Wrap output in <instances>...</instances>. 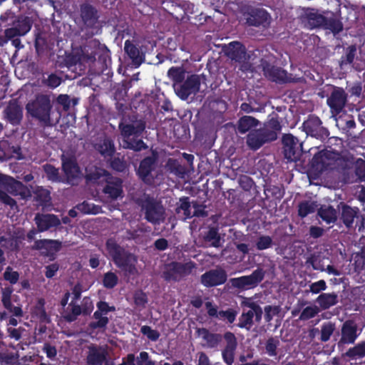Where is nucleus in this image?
Listing matches in <instances>:
<instances>
[{
	"instance_id": "obj_1",
	"label": "nucleus",
	"mask_w": 365,
	"mask_h": 365,
	"mask_svg": "<svg viewBox=\"0 0 365 365\" xmlns=\"http://www.w3.org/2000/svg\"><path fill=\"white\" fill-rule=\"evenodd\" d=\"M7 193L20 195L22 198L29 195V191L21 182L9 176L0 174V202L13 208L16 207V202Z\"/></svg>"
},
{
	"instance_id": "obj_2",
	"label": "nucleus",
	"mask_w": 365,
	"mask_h": 365,
	"mask_svg": "<svg viewBox=\"0 0 365 365\" xmlns=\"http://www.w3.org/2000/svg\"><path fill=\"white\" fill-rule=\"evenodd\" d=\"M119 128L121 130L123 137V147L130 148L134 150H140L145 148L144 143L141 140H135L145 128L144 123L141 120L133 122H123Z\"/></svg>"
},
{
	"instance_id": "obj_3",
	"label": "nucleus",
	"mask_w": 365,
	"mask_h": 365,
	"mask_svg": "<svg viewBox=\"0 0 365 365\" xmlns=\"http://www.w3.org/2000/svg\"><path fill=\"white\" fill-rule=\"evenodd\" d=\"M51 101L46 96H38L26 105L27 112L46 125L50 123Z\"/></svg>"
},
{
	"instance_id": "obj_4",
	"label": "nucleus",
	"mask_w": 365,
	"mask_h": 365,
	"mask_svg": "<svg viewBox=\"0 0 365 365\" xmlns=\"http://www.w3.org/2000/svg\"><path fill=\"white\" fill-rule=\"evenodd\" d=\"M91 178L97 180L98 182H106L108 184L104 188V192L111 199H118L122 197V185L119 179H113L108 173L102 169L96 171L91 175Z\"/></svg>"
},
{
	"instance_id": "obj_5",
	"label": "nucleus",
	"mask_w": 365,
	"mask_h": 365,
	"mask_svg": "<svg viewBox=\"0 0 365 365\" xmlns=\"http://www.w3.org/2000/svg\"><path fill=\"white\" fill-rule=\"evenodd\" d=\"M195 268V264L188 262L185 264L173 262L165 265L163 275L168 280H178L190 274Z\"/></svg>"
},
{
	"instance_id": "obj_6",
	"label": "nucleus",
	"mask_w": 365,
	"mask_h": 365,
	"mask_svg": "<svg viewBox=\"0 0 365 365\" xmlns=\"http://www.w3.org/2000/svg\"><path fill=\"white\" fill-rule=\"evenodd\" d=\"M200 78L197 75H192L181 85L173 84L177 96L186 100L190 95H195L200 89Z\"/></svg>"
},
{
	"instance_id": "obj_7",
	"label": "nucleus",
	"mask_w": 365,
	"mask_h": 365,
	"mask_svg": "<svg viewBox=\"0 0 365 365\" xmlns=\"http://www.w3.org/2000/svg\"><path fill=\"white\" fill-rule=\"evenodd\" d=\"M264 272L262 269H257L248 276H243L230 279L232 287L248 289L256 287L264 278Z\"/></svg>"
},
{
	"instance_id": "obj_8",
	"label": "nucleus",
	"mask_w": 365,
	"mask_h": 365,
	"mask_svg": "<svg viewBox=\"0 0 365 365\" xmlns=\"http://www.w3.org/2000/svg\"><path fill=\"white\" fill-rule=\"evenodd\" d=\"M285 158L291 161L297 160L302 151V144L292 135H284L282 139Z\"/></svg>"
},
{
	"instance_id": "obj_9",
	"label": "nucleus",
	"mask_w": 365,
	"mask_h": 365,
	"mask_svg": "<svg viewBox=\"0 0 365 365\" xmlns=\"http://www.w3.org/2000/svg\"><path fill=\"white\" fill-rule=\"evenodd\" d=\"M276 140L274 132H265L262 129L250 133L247 136V145L252 150H257L263 144Z\"/></svg>"
},
{
	"instance_id": "obj_10",
	"label": "nucleus",
	"mask_w": 365,
	"mask_h": 365,
	"mask_svg": "<svg viewBox=\"0 0 365 365\" xmlns=\"http://www.w3.org/2000/svg\"><path fill=\"white\" fill-rule=\"evenodd\" d=\"M336 159V153L330 150L321 151L313 158L312 167L316 172L321 173L332 166Z\"/></svg>"
},
{
	"instance_id": "obj_11",
	"label": "nucleus",
	"mask_w": 365,
	"mask_h": 365,
	"mask_svg": "<svg viewBox=\"0 0 365 365\" xmlns=\"http://www.w3.org/2000/svg\"><path fill=\"white\" fill-rule=\"evenodd\" d=\"M155 157H148L145 158L140 163L138 174L143 181L147 183H152L153 180L158 175L155 170Z\"/></svg>"
},
{
	"instance_id": "obj_12",
	"label": "nucleus",
	"mask_w": 365,
	"mask_h": 365,
	"mask_svg": "<svg viewBox=\"0 0 365 365\" xmlns=\"http://www.w3.org/2000/svg\"><path fill=\"white\" fill-rule=\"evenodd\" d=\"M145 218L153 224H160L165 220V210L155 202L149 201L144 206Z\"/></svg>"
},
{
	"instance_id": "obj_13",
	"label": "nucleus",
	"mask_w": 365,
	"mask_h": 365,
	"mask_svg": "<svg viewBox=\"0 0 365 365\" xmlns=\"http://www.w3.org/2000/svg\"><path fill=\"white\" fill-rule=\"evenodd\" d=\"M252 308L243 310L240 318L239 327L250 329L254 323L259 322L262 318V311L259 306L252 305Z\"/></svg>"
},
{
	"instance_id": "obj_14",
	"label": "nucleus",
	"mask_w": 365,
	"mask_h": 365,
	"mask_svg": "<svg viewBox=\"0 0 365 365\" xmlns=\"http://www.w3.org/2000/svg\"><path fill=\"white\" fill-rule=\"evenodd\" d=\"M176 212L179 217L182 220H185L194 215L202 216L205 215L204 207L202 205L197 204L190 205L186 199L180 200V204L177 207Z\"/></svg>"
},
{
	"instance_id": "obj_15",
	"label": "nucleus",
	"mask_w": 365,
	"mask_h": 365,
	"mask_svg": "<svg viewBox=\"0 0 365 365\" xmlns=\"http://www.w3.org/2000/svg\"><path fill=\"white\" fill-rule=\"evenodd\" d=\"M346 102V95L341 88H334L327 99V104L333 115H337L344 108Z\"/></svg>"
},
{
	"instance_id": "obj_16",
	"label": "nucleus",
	"mask_w": 365,
	"mask_h": 365,
	"mask_svg": "<svg viewBox=\"0 0 365 365\" xmlns=\"http://www.w3.org/2000/svg\"><path fill=\"white\" fill-rule=\"evenodd\" d=\"M303 126L307 134L312 137L318 138L327 135V130L322 126V122L318 117H310L304 123Z\"/></svg>"
},
{
	"instance_id": "obj_17",
	"label": "nucleus",
	"mask_w": 365,
	"mask_h": 365,
	"mask_svg": "<svg viewBox=\"0 0 365 365\" xmlns=\"http://www.w3.org/2000/svg\"><path fill=\"white\" fill-rule=\"evenodd\" d=\"M359 335L357 325L351 320L345 322L341 327V337L339 344H353Z\"/></svg>"
},
{
	"instance_id": "obj_18",
	"label": "nucleus",
	"mask_w": 365,
	"mask_h": 365,
	"mask_svg": "<svg viewBox=\"0 0 365 365\" xmlns=\"http://www.w3.org/2000/svg\"><path fill=\"white\" fill-rule=\"evenodd\" d=\"M136 263V257L131 254L125 252L120 259H116L115 264L120 267L126 275L134 276L138 273L135 266Z\"/></svg>"
},
{
	"instance_id": "obj_19",
	"label": "nucleus",
	"mask_w": 365,
	"mask_h": 365,
	"mask_svg": "<svg viewBox=\"0 0 365 365\" xmlns=\"http://www.w3.org/2000/svg\"><path fill=\"white\" fill-rule=\"evenodd\" d=\"M226 345L222 351V355L224 361L227 365H232L234 361L235 351L237 347V339L235 335L230 332L225 334Z\"/></svg>"
},
{
	"instance_id": "obj_20",
	"label": "nucleus",
	"mask_w": 365,
	"mask_h": 365,
	"mask_svg": "<svg viewBox=\"0 0 365 365\" xmlns=\"http://www.w3.org/2000/svg\"><path fill=\"white\" fill-rule=\"evenodd\" d=\"M227 275L222 269L212 270L202 275L201 282L206 287L221 284L226 281Z\"/></svg>"
},
{
	"instance_id": "obj_21",
	"label": "nucleus",
	"mask_w": 365,
	"mask_h": 365,
	"mask_svg": "<svg viewBox=\"0 0 365 365\" xmlns=\"http://www.w3.org/2000/svg\"><path fill=\"white\" fill-rule=\"evenodd\" d=\"M272 18L269 14L263 9L252 11L247 18V23L251 26L267 27L271 23Z\"/></svg>"
},
{
	"instance_id": "obj_22",
	"label": "nucleus",
	"mask_w": 365,
	"mask_h": 365,
	"mask_svg": "<svg viewBox=\"0 0 365 365\" xmlns=\"http://www.w3.org/2000/svg\"><path fill=\"white\" fill-rule=\"evenodd\" d=\"M34 220L39 232H44L50 228L56 227L61 223L60 220L54 215L38 214Z\"/></svg>"
},
{
	"instance_id": "obj_23",
	"label": "nucleus",
	"mask_w": 365,
	"mask_h": 365,
	"mask_svg": "<svg viewBox=\"0 0 365 365\" xmlns=\"http://www.w3.org/2000/svg\"><path fill=\"white\" fill-rule=\"evenodd\" d=\"M98 310L94 313V319L96 322H93L91 324V327L93 328H103L104 327L108 322V318L104 316L109 311L114 309L113 307H110L107 303L104 302H100L97 304Z\"/></svg>"
},
{
	"instance_id": "obj_24",
	"label": "nucleus",
	"mask_w": 365,
	"mask_h": 365,
	"mask_svg": "<svg viewBox=\"0 0 365 365\" xmlns=\"http://www.w3.org/2000/svg\"><path fill=\"white\" fill-rule=\"evenodd\" d=\"M325 18L313 9H307L302 16V23L308 29H314L324 25Z\"/></svg>"
},
{
	"instance_id": "obj_25",
	"label": "nucleus",
	"mask_w": 365,
	"mask_h": 365,
	"mask_svg": "<svg viewBox=\"0 0 365 365\" xmlns=\"http://www.w3.org/2000/svg\"><path fill=\"white\" fill-rule=\"evenodd\" d=\"M62 168L68 182L78 178L81 175L78 167L73 158H66L64 155L62 158Z\"/></svg>"
},
{
	"instance_id": "obj_26",
	"label": "nucleus",
	"mask_w": 365,
	"mask_h": 365,
	"mask_svg": "<svg viewBox=\"0 0 365 365\" xmlns=\"http://www.w3.org/2000/svg\"><path fill=\"white\" fill-rule=\"evenodd\" d=\"M226 55L236 61H242L246 59L245 47L239 42L233 41L229 43L225 49Z\"/></svg>"
},
{
	"instance_id": "obj_27",
	"label": "nucleus",
	"mask_w": 365,
	"mask_h": 365,
	"mask_svg": "<svg viewBox=\"0 0 365 365\" xmlns=\"http://www.w3.org/2000/svg\"><path fill=\"white\" fill-rule=\"evenodd\" d=\"M34 248L41 250L43 253L48 255L58 251L61 248V242L57 240H41L35 242Z\"/></svg>"
},
{
	"instance_id": "obj_28",
	"label": "nucleus",
	"mask_w": 365,
	"mask_h": 365,
	"mask_svg": "<svg viewBox=\"0 0 365 365\" xmlns=\"http://www.w3.org/2000/svg\"><path fill=\"white\" fill-rule=\"evenodd\" d=\"M108 352L103 347H91L88 356L89 365H101L106 359Z\"/></svg>"
},
{
	"instance_id": "obj_29",
	"label": "nucleus",
	"mask_w": 365,
	"mask_h": 365,
	"mask_svg": "<svg viewBox=\"0 0 365 365\" xmlns=\"http://www.w3.org/2000/svg\"><path fill=\"white\" fill-rule=\"evenodd\" d=\"M197 336L205 341V345L208 347L216 346L221 341L220 334L210 333L205 329H197Z\"/></svg>"
},
{
	"instance_id": "obj_30",
	"label": "nucleus",
	"mask_w": 365,
	"mask_h": 365,
	"mask_svg": "<svg viewBox=\"0 0 365 365\" xmlns=\"http://www.w3.org/2000/svg\"><path fill=\"white\" fill-rule=\"evenodd\" d=\"M9 120L13 123H18L22 118V110L16 101H11L5 110Z\"/></svg>"
},
{
	"instance_id": "obj_31",
	"label": "nucleus",
	"mask_w": 365,
	"mask_h": 365,
	"mask_svg": "<svg viewBox=\"0 0 365 365\" xmlns=\"http://www.w3.org/2000/svg\"><path fill=\"white\" fill-rule=\"evenodd\" d=\"M259 121L255 118L245 115L239 119L237 123V130L239 133L244 134L258 125Z\"/></svg>"
},
{
	"instance_id": "obj_32",
	"label": "nucleus",
	"mask_w": 365,
	"mask_h": 365,
	"mask_svg": "<svg viewBox=\"0 0 365 365\" xmlns=\"http://www.w3.org/2000/svg\"><path fill=\"white\" fill-rule=\"evenodd\" d=\"M318 214L328 224L334 222L337 219L336 210L330 205H322L319 208Z\"/></svg>"
},
{
	"instance_id": "obj_33",
	"label": "nucleus",
	"mask_w": 365,
	"mask_h": 365,
	"mask_svg": "<svg viewBox=\"0 0 365 365\" xmlns=\"http://www.w3.org/2000/svg\"><path fill=\"white\" fill-rule=\"evenodd\" d=\"M359 212L358 208H352L347 205H342L341 218L343 222L346 227L351 226L354 219L356 217Z\"/></svg>"
},
{
	"instance_id": "obj_34",
	"label": "nucleus",
	"mask_w": 365,
	"mask_h": 365,
	"mask_svg": "<svg viewBox=\"0 0 365 365\" xmlns=\"http://www.w3.org/2000/svg\"><path fill=\"white\" fill-rule=\"evenodd\" d=\"M337 297L334 294H322L317 298V302L322 309H326L337 302Z\"/></svg>"
},
{
	"instance_id": "obj_35",
	"label": "nucleus",
	"mask_w": 365,
	"mask_h": 365,
	"mask_svg": "<svg viewBox=\"0 0 365 365\" xmlns=\"http://www.w3.org/2000/svg\"><path fill=\"white\" fill-rule=\"evenodd\" d=\"M107 250L113 257L115 263L116 259H120L122 256L125 253V250L119 247L113 240H108L106 243Z\"/></svg>"
},
{
	"instance_id": "obj_36",
	"label": "nucleus",
	"mask_w": 365,
	"mask_h": 365,
	"mask_svg": "<svg viewBox=\"0 0 365 365\" xmlns=\"http://www.w3.org/2000/svg\"><path fill=\"white\" fill-rule=\"evenodd\" d=\"M107 250L113 257L115 263L116 259H120L122 256L125 253V250L119 247L113 240H108L106 243Z\"/></svg>"
},
{
	"instance_id": "obj_37",
	"label": "nucleus",
	"mask_w": 365,
	"mask_h": 365,
	"mask_svg": "<svg viewBox=\"0 0 365 365\" xmlns=\"http://www.w3.org/2000/svg\"><path fill=\"white\" fill-rule=\"evenodd\" d=\"M96 148L105 156H110L114 152L113 143L107 138L100 140V142L96 145Z\"/></svg>"
},
{
	"instance_id": "obj_38",
	"label": "nucleus",
	"mask_w": 365,
	"mask_h": 365,
	"mask_svg": "<svg viewBox=\"0 0 365 365\" xmlns=\"http://www.w3.org/2000/svg\"><path fill=\"white\" fill-rule=\"evenodd\" d=\"M76 208L84 214L96 215L101 212L99 206L95 205L89 202H83V203L78 205Z\"/></svg>"
},
{
	"instance_id": "obj_39",
	"label": "nucleus",
	"mask_w": 365,
	"mask_h": 365,
	"mask_svg": "<svg viewBox=\"0 0 365 365\" xmlns=\"http://www.w3.org/2000/svg\"><path fill=\"white\" fill-rule=\"evenodd\" d=\"M168 76L174 81V84L181 82L185 78V71L181 67H172L168 71Z\"/></svg>"
},
{
	"instance_id": "obj_40",
	"label": "nucleus",
	"mask_w": 365,
	"mask_h": 365,
	"mask_svg": "<svg viewBox=\"0 0 365 365\" xmlns=\"http://www.w3.org/2000/svg\"><path fill=\"white\" fill-rule=\"evenodd\" d=\"M265 73L274 81L284 82L287 81V73L280 68H272L269 71H265Z\"/></svg>"
},
{
	"instance_id": "obj_41",
	"label": "nucleus",
	"mask_w": 365,
	"mask_h": 365,
	"mask_svg": "<svg viewBox=\"0 0 365 365\" xmlns=\"http://www.w3.org/2000/svg\"><path fill=\"white\" fill-rule=\"evenodd\" d=\"M346 356L355 358V359H359L365 356V342H362L360 344H358L353 348H351L349 349V351L346 352Z\"/></svg>"
},
{
	"instance_id": "obj_42",
	"label": "nucleus",
	"mask_w": 365,
	"mask_h": 365,
	"mask_svg": "<svg viewBox=\"0 0 365 365\" xmlns=\"http://www.w3.org/2000/svg\"><path fill=\"white\" fill-rule=\"evenodd\" d=\"M125 51L128 55L135 61L136 63H139L141 61L140 52L138 49L128 41H126L124 46Z\"/></svg>"
},
{
	"instance_id": "obj_43",
	"label": "nucleus",
	"mask_w": 365,
	"mask_h": 365,
	"mask_svg": "<svg viewBox=\"0 0 365 365\" xmlns=\"http://www.w3.org/2000/svg\"><path fill=\"white\" fill-rule=\"evenodd\" d=\"M317 208V205L314 202H304L299 206V215L302 217H306L309 213H312Z\"/></svg>"
},
{
	"instance_id": "obj_44",
	"label": "nucleus",
	"mask_w": 365,
	"mask_h": 365,
	"mask_svg": "<svg viewBox=\"0 0 365 365\" xmlns=\"http://www.w3.org/2000/svg\"><path fill=\"white\" fill-rule=\"evenodd\" d=\"M335 329V324L329 322L324 323L321 329V339L323 341H327L329 339Z\"/></svg>"
},
{
	"instance_id": "obj_45",
	"label": "nucleus",
	"mask_w": 365,
	"mask_h": 365,
	"mask_svg": "<svg viewBox=\"0 0 365 365\" xmlns=\"http://www.w3.org/2000/svg\"><path fill=\"white\" fill-rule=\"evenodd\" d=\"M319 312V309L316 305L307 307L302 312L299 319L301 320H307L316 316Z\"/></svg>"
},
{
	"instance_id": "obj_46",
	"label": "nucleus",
	"mask_w": 365,
	"mask_h": 365,
	"mask_svg": "<svg viewBox=\"0 0 365 365\" xmlns=\"http://www.w3.org/2000/svg\"><path fill=\"white\" fill-rule=\"evenodd\" d=\"M30 28L31 27L29 24H24L22 29L16 28L6 29L5 31V35L8 38H11L17 36L24 35L30 30Z\"/></svg>"
},
{
	"instance_id": "obj_47",
	"label": "nucleus",
	"mask_w": 365,
	"mask_h": 365,
	"mask_svg": "<svg viewBox=\"0 0 365 365\" xmlns=\"http://www.w3.org/2000/svg\"><path fill=\"white\" fill-rule=\"evenodd\" d=\"M118 278L113 272H108L105 274L103 283L106 288H113L117 284Z\"/></svg>"
},
{
	"instance_id": "obj_48",
	"label": "nucleus",
	"mask_w": 365,
	"mask_h": 365,
	"mask_svg": "<svg viewBox=\"0 0 365 365\" xmlns=\"http://www.w3.org/2000/svg\"><path fill=\"white\" fill-rule=\"evenodd\" d=\"M44 170L47 178L52 181H61V178L58 175V171L53 166L51 165H46L44 166Z\"/></svg>"
},
{
	"instance_id": "obj_49",
	"label": "nucleus",
	"mask_w": 365,
	"mask_h": 365,
	"mask_svg": "<svg viewBox=\"0 0 365 365\" xmlns=\"http://www.w3.org/2000/svg\"><path fill=\"white\" fill-rule=\"evenodd\" d=\"M280 129H281V126H280L279 122L277 120L272 118L265 124L264 128L262 130H263V131H265V132H273L274 131L276 135V138H277V133L280 130Z\"/></svg>"
},
{
	"instance_id": "obj_50",
	"label": "nucleus",
	"mask_w": 365,
	"mask_h": 365,
	"mask_svg": "<svg viewBox=\"0 0 365 365\" xmlns=\"http://www.w3.org/2000/svg\"><path fill=\"white\" fill-rule=\"evenodd\" d=\"M279 340L270 338L267 340L265 346L266 351L269 356H275L276 349L279 345Z\"/></svg>"
},
{
	"instance_id": "obj_51",
	"label": "nucleus",
	"mask_w": 365,
	"mask_h": 365,
	"mask_svg": "<svg viewBox=\"0 0 365 365\" xmlns=\"http://www.w3.org/2000/svg\"><path fill=\"white\" fill-rule=\"evenodd\" d=\"M12 292V289L9 287L4 289L2 291L1 301L6 309H11V297Z\"/></svg>"
},
{
	"instance_id": "obj_52",
	"label": "nucleus",
	"mask_w": 365,
	"mask_h": 365,
	"mask_svg": "<svg viewBox=\"0 0 365 365\" xmlns=\"http://www.w3.org/2000/svg\"><path fill=\"white\" fill-rule=\"evenodd\" d=\"M134 302L135 304L140 309L144 308L145 305L148 302V299L145 294L142 292H135L134 295Z\"/></svg>"
},
{
	"instance_id": "obj_53",
	"label": "nucleus",
	"mask_w": 365,
	"mask_h": 365,
	"mask_svg": "<svg viewBox=\"0 0 365 365\" xmlns=\"http://www.w3.org/2000/svg\"><path fill=\"white\" fill-rule=\"evenodd\" d=\"M141 332L152 341H156L160 336V334L157 331L152 329L148 326L142 327Z\"/></svg>"
},
{
	"instance_id": "obj_54",
	"label": "nucleus",
	"mask_w": 365,
	"mask_h": 365,
	"mask_svg": "<svg viewBox=\"0 0 365 365\" xmlns=\"http://www.w3.org/2000/svg\"><path fill=\"white\" fill-rule=\"evenodd\" d=\"M44 300L39 299L38 304L36 307L35 314L39 317L41 321H48L46 313L43 309Z\"/></svg>"
},
{
	"instance_id": "obj_55",
	"label": "nucleus",
	"mask_w": 365,
	"mask_h": 365,
	"mask_svg": "<svg viewBox=\"0 0 365 365\" xmlns=\"http://www.w3.org/2000/svg\"><path fill=\"white\" fill-rule=\"evenodd\" d=\"M4 279L11 284H15L19 279V274L17 272L13 271L11 268L7 267L4 274Z\"/></svg>"
},
{
	"instance_id": "obj_56",
	"label": "nucleus",
	"mask_w": 365,
	"mask_h": 365,
	"mask_svg": "<svg viewBox=\"0 0 365 365\" xmlns=\"http://www.w3.org/2000/svg\"><path fill=\"white\" fill-rule=\"evenodd\" d=\"M138 365H155V362L150 359L146 351H142L137 357Z\"/></svg>"
},
{
	"instance_id": "obj_57",
	"label": "nucleus",
	"mask_w": 365,
	"mask_h": 365,
	"mask_svg": "<svg viewBox=\"0 0 365 365\" xmlns=\"http://www.w3.org/2000/svg\"><path fill=\"white\" fill-rule=\"evenodd\" d=\"M206 238L207 240L211 242V245L214 247L220 246V237L217 235V232L215 230L211 229L209 230Z\"/></svg>"
},
{
	"instance_id": "obj_58",
	"label": "nucleus",
	"mask_w": 365,
	"mask_h": 365,
	"mask_svg": "<svg viewBox=\"0 0 365 365\" xmlns=\"http://www.w3.org/2000/svg\"><path fill=\"white\" fill-rule=\"evenodd\" d=\"M327 288L326 282L324 280H319L310 285V292L317 294L321 291L325 290Z\"/></svg>"
},
{
	"instance_id": "obj_59",
	"label": "nucleus",
	"mask_w": 365,
	"mask_h": 365,
	"mask_svg": "<svg viewBox=\"0 0 365 365\" xmlns=\"http://www.w3.org/2000/svg\"><path fill=\"white\" fill-rule=\"evenodd\" d=\"M272 243V240L268 236H263L259 238L257 242V247L259 250H264L268 248Z\"/></svg>"
},
{
	"instance_id": "obj_60",
	"label": "nucleus",
	"mask_w": 365,
	"mask_h": 365,
	"mask_svg": "<svg viewBox=\"0 0 365 365\" xmlns=\"http://www.w3.org/2000/svg\"><path fill=\"white\" fill-rule=\"evenodd\" d=\"M264 312L265 319L267 322H269L278 313L279 309L277 307L267 306L264 308Z\"/></svg>"
},
{
	"instance_id": "obj_61",
	"label": "nucleus",
	"mask_w": 365,
	"mask_h": 365,
	"mask_svg": "<svg viewBox=\"0 0 365 365\" xmlns=\"http://www.w3.org/2000/svg\"><path fill=\"white\" fill-rule=\"evenodd\" d=\"M236 314L231 310L219 312L218 318L227 319L230 323H232L235 319Z\"/></svg>"
},
{
	"instance_id": "obj_62",
	"label": "nucleus",
	"mask_w": 365,
	"mask_h": 365,
	"mask_svg": "<svg viewBox=\"0 0 365 365\" xmlns=\"http://www.w3.org/2000/svg\"><path fill=\"white\" fill-rule=\"evenodd\" d=\"M61 83V79L58 76L51 74L46 80V84L51 88H56Z\"/></svg>"
},
{
	"instance_id": "obj_63",
	"label": "nucleus",
	"mask_w": 365,
	"mask_h": 365,
	"mask_svg": "<svg viewBox=\"0 0 365 365\" xmlns=\"http://www.w3.org/2000/svg\"><path fill=\"white\" fill-rule=\"evenodd\" d=\"M356 175L361 179H365V162L363 160L357 161L356 170Z\"/></svg>"
},
{
	"instance_id": "obj_64",
	"label": "nucleus",
	"mask_w": 365,
	"mask_h": 365,
	"mask_svg": "<svg viewBox=\"0 0 365 365\" xmlns=\"http://www.w3.org/2000/svg\"><path fill=\"white\" fill-rule=\"evenodd\" d=\"M24 239V233H18L16 236L13 237L10 242V248L12 250L17 249L19 244Z\"/></svg>"
}]
</instances>
